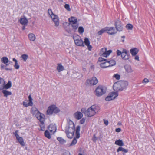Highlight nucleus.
<instances>
[{
    "label": "nucleus",
    "mask_w": 155,
    "mask_h": 155,
    "mask_svg": "<svg viewBox=\"0 0 155 155\" xmlns=\"http://www.w3.org/2000/svg\"><path fill=\"white\" fill-rule=\"evenodd\" d=\"M68 20L69 24L71 25L72 28V29H66V31L69 33L73 34L76 32L79 26L77 19L75 17H71L69 18Z\"/></svg>",
    "instance_id": "nucleus-1"
},
{
    "label": "nucleus",
    "mask_w": 155,
    "mask_h": 155,
    "mask_svg": "<svg viewBox=\"0 0 155 155\" xmlns=\"http://www.w3.org/2000/svg\"><path fill=\"white\" fill-rule=\"evenodd\" d=\"M96 109V106L95 105H93L87 110H86L85 108H82L81 111L82 112L84 113L86 116L91 117L94 115Z\"/></svg>",
    "instance_id": "nucleus-2"
},
{
    "label": "nucleus",
    "mask_w": 155,
    "mask_h": 155,
    "mask_svg": "<svg viewBox=\"0 0 155 155\" xmlns=\"http://www.w3.org/2000/svg\"><path fill=\"white\" fill-rule=\"evenodd\" d=\"M48 12L49 15H50L53 21L54 22L55 25L56 26H58L59 25V18L58 16L53 14L52 11L50 9L48 10Z\"/></svg>",
    "instance_id": "nucleus-3"
},
{
    "label": "nucleus",
    "mask_w": 155,
    "mask_h": 155,
    "mask_svg": "<svg viewBox=\"0 0 155 155\" xmlns=\"http://www.w3.org/2000/svg\"><path fill=\"white\" fill-rule=\"evenodd\" d=\"M73 39L76 45L78 46L84 47V45L81 37L77 34L74 35L73 36Z\"/></svg>",
    "instance_id": "nucleus-4"
},
{
    "label": "nucleus",
    "mask_w": 155,
    "mask_h": 155,
    "mask_svg": "<svg viewBox=\"0 0 155 155\" xmlns=\"http://www.w3.org/2000/svg\"><path fill=\"white\" fill-rule=\"evenodd\" d=\"M32 113L33 115L35 117L38 119L41 118V120L43 119V117H45L44 115L40 113L38 110L36 108H32Z\"/></svg>",
    "instance_id": "nucleus-5"
},
{
    "label": "nucleus",
    "mask_w": 155,
    "mask_h": 155,
    "mask_svg": "<svg viewBox=\"0 0 155 155\" xmlns=\"http://www.w3.org/2000/svg\"><path fill=\"white\" fill-rule=\"evenodd\" d=\"M107 88L104 86L100 85L97 87V97L101 96L104 94L107 91Z\"/></svg>",
    "instance_id": "nucleus-6"
},
{
    "label": "nucleus",
    "mask_w": 155,
    "mask_h": 155,
    "mask_svg": "<svg viewBox=\"0 0 155 155\" xmlns=\"http://www.w3.org/2000/svg\"><path fill=\"white\" fill-rule=\"evenodd\" d=\"M97 84V78L95 77L88 79L86 80V85L90 86H94Z\"/></svg>",
    "instance_id": "nucleus-7"
},
{
    "label": "nucleus",
    "mask_w": 155,
    "mask_h": 155,
    "mask_svg": "<svg viewBox=\"0 0 155 155\" xmlns=\"http://www.w3.org/2000/svg\"><path fill=\"white\" fill-rule=\"evenodd\" d=\"M118 95V93L116 92H112L110 93L105 98L107 101H110L115 99Z\"/></svg>",
    "instance_id": "nucleus-8"
},
{
    "label": "nucleus",
    "mask_w": 155,
    "mask_h": 155,
    "mask_svg": "<svg viewBox=\"0 0 155 155\" xmlns=\"http://www.w3.org/2000/svg\"><path fill=\"white\" fill-rule=\"evenodd\" d=\"M112 52V51L111 50L107 51L106 48H103L101 50L99 54L101 56H102L103 57L107 58Z\"/></svg>",
    "instance_id": "nucleus-9"
},
{
    "label": "nucleus",
    "mask_w": 155,
    "mask_h": 155,
    "mask_svg": "<svg viewBox=\"0 0 155 155\" xmlns=\"http://www.w3.org/2000/svg\"><path fill=\"white\" fill-rule=\"evenodd\" d=\"M29 102L28 103V100H25L23 102V105L25 107L28 106H32L33 105V99L31 97V95H29L28 97Z\"/></svg>",
    "instance_id": "nucleus-10"
},
{
    "label": "nucleus",
    "mask_w": 155,
    "mask_h": 155,
    "mask_svg": "<svg viewBox=\"0 0 155 155\" xmlns=\"http://www.w3.org/2000/svg\"><path fill=\"white\" fill-rule=\"evenodd\" d=\"M74 129L72 128H71V129L65 128V132L68 137L71 138L73 137L74 134Z\"/></svg>",
    "instance_id": "nucleus-11"
},
{
    "label": "nucleus",
    "mask_w": 155,
    "mask_h": 155,
    "mask_svg": "<svg viewBox=\"0 0 155 155\" xmlns=\"http://www.w3.org/2000/svg\"><path fill=\"white\" fill-rule=\"evenodd\" d=\"M113 87L114 90L116 91H122V87H121L120 81L114 83Z\"/></svg>",
    "instance_id": "nucleus-12"
},
{
    "label": "nucleus",
    "mask_w": 155,
    "mask_h": 155,
    "mask_svg": "<svg viewBox=\"0 0 155 155\" xmlns=\"http://www.w3.org/2000/svg\"><path fill=\"white\" fill-rule=\"evenodd\" d=\"M115 25L117 30V31H121L123 29V25L120 21L117 20L115 22Z\"/></svg>",
    "instance_id": "nucleus-13"
},
{
    "label": "nucleus",
    "mask_w": 155,
    "mask_h": 155,
    "mask_svg": "<svg viewBox=\"0 0 155 155\" xmlns=\"http://www.w3.org/2000/svg\"><path fill=\"white\" fill-rule=\"evenodd\" d=\"M103 61H107V62L110 64V66H113L115 64V61L114 60H109L107 59H106L102 58V57H100L98 58V61L100 62H102Z\"/></svg>",
    "instance_id": "nucleus-14"
},
{
    "label": "nucleus",
    "mask_w": 155,
    "mask_h": 155,
    "mask_svg": "<svg viewBox=\"0 0 155 155\" xmlns=\"http://www.w3.org/2000/svg\"><path fill=\"white\" fill-rule=\"evenodd\" d=\"M106 32L109 34L113 35L117 33V31L114 27H106Z\"/></svg>",
    "instance_id": "nucleus-15"
},
{
    "label": "nucleus",
    "mask_w": 155,
    "mask_h": 155,
    "mask_svg": "<svg viewBox=\"0 0 155 155\" xmlns=\"http://www.w3.org/2000/svg\"><path fill=\"white\" fill-rule=\"evenodd\" d=\"M48 130L52 134H54L56 130V128L54 124H50L48 128Z\"/></svg>",
    "instance_id": "nucleus-16"
},
{
    "label": "nucleus",
    "mask_w": 155,
    "mask_h": 155,
    "mask_svg": "<svg viewBox=\"0 0 155 155\" xmlns=\"http://www.w3.org/2000/svg\"><path fill=\"white\" fill-rule=\"evenodd\" d=\"M67 121L68 124L65 128L70 129L72 128L74 129V125L73 122L70 119H68Z\"/></svg>",
    "instance_id": "nucleus-17"
},
{
    "label": "nucleus",
    "mask_w": 155,
    "mask_h": 155,
    "mask_svg": "<svg viewBox=\"0 0 155 155\" xmlns=\"http://www.w3.org/2000/svg\"><path fill=\"white\" fill-rule=\"evenodd\" d=\"M84 42L85 45L87 47L89 51H91L92 49V47L90 45V42L88 38H85Z\"/></svg>",
    "instance_id": "nucleus-18"
},
{
    "label": "nucleus",
    "mask_w": 155,
    "mask_h": 155,
    "mask_svg": "<svg viewBox=\"0 0 155 155\" xmlns=\"http://www.w3.org/2000/svg\"><path fill=\"white\" fill-rule=\"evenodd\" d=\"M55 108V105H52L49 106L47 111V114L48 115H51L54 113V109Z\"/></svg>",
    "instance_id": "nucleus-19"
},
{
    "label": "nucleus",
    "mask_w": 155,
    "mask_h": 155,
    "mask_svg": "<svg viewBox=\"0 0 155 155\" xmlns=\"http://www.w3.org/2000/svg\"><path fill=\"white\" fill-rule=\"evenodd\" d=\"M42 119L41 118L39 119L38 120H39L41 122V124L40 125V126L41 127V130L42 131H44L45 128V125H44V121H45V117H43V119Z\"/></svg>",
    "instance_id": "nucleus-20"
},
{
    "label": "nucleus",
    "mask_w": 155,
    "mask_h": 155,
    "mask_svg": "<svg viewBox=\"0 0 155 155\" xmlns=\"http://www.w3.org/2000/svg\"><path fill=\"white\" fill-rule=\"evenodd\" d=\"M74 116L76 119L78 120H80L82 117L83 115L80 112H77L74 114Z\"/></svg>",
    "instance_id": "nucleus-21"
},
{
    "label": "nucleus",
    "mask_w": 155,
    "mask_h": 155,
    "mask_svg": "<svg viewBox=\"0 0 155 155\" xmlns=\"http://www.w3.org/2000/svg\"><path fill=\"white\" fill-rule=\"evenodd\" d=\"M28 37L29 40L31 41H34L36 39V36L33 33H30L28 35Z\"/></svg>",
    "instance_id": "nucleus-22"
},
{
    "label": "nucleus",
    "mask_w": 155,
    "mask_h": 155,
    "mask_svg": "<svg viewBox=\"0 0 155 155\" xmlns=\"http://www.w3.org/2000/svg\"><path fill=\"white\" fill-rule=\"evenodd\" d=\"M105 61L104 62L101 63L100 64V66L103 68H106L110 67V64L107 62V61Z\"/></svg>",
    "instance_id": "nucleus-23"
},
{
    "label": "nucleus",
    "mask_w": 155,
    "mask_h": 155,
    "mask_svg": "<svg viewBox=\"0 0 155 155\" xmlns=\"http://www.w3.org/2000/svg\"><path fill=\"white\" fill-rule=\"evenodd\" d=\"M124 68L126 71L128 73H130L133 72L131 66L129 65H126L124 66Z\"/></svg>",
    "instance_id": "nucleus-24"
},
{
    "label": "nucleus",
    "mask_w": 155,
    "mask_h": 155,
    "mask_svg": "<svg viewBox=\"0 0 155 155\" xmlns=\"http://www.w3.org/2000/svg\"><path fill=\"white\" fill-rule=\"evenodd\" d=\"M120 83L121 87H122V90L126 88L128 85L127 82L125 81H120Z\"/></svg>",
    "instance_id": "nucleus-25"
},
{
    "label": "nucleus",
    "mask_w": 155,
    "mask_h": 155,
    "mask_svg": "<svg viewBox=\"0 0 155 155\" xmlns=\"http://www.w3.org/2000/svg\"><path fill=\"white\" fill-rule=\"evenodd\" d=\"M20 23L23 25H25L28 23V20L26 18H21L20 20Z\"/></svg>",
    "instance_id": "nucleus-26"
},
{
    "label": "nucleus",
    "mask_w": 155,
    "mask_h": 155,
    "mask_svg": "<svg viewBox=\"0 0 155 155\" xmlns=\"http://www.w3.org/2000/svg\"><path fill=\"white\" fill-rule=\"evenodd\" d=\"M80 126H78L76 128L75 136L77 138H79L80 137Z\"/></svg>",
    "instance_id": "nucleus-27"
},
{
    "label": "nucleus",
    "mask_w": 155,
    "mask_h": 155,
    "mask_svg": "<svg viewBox=\"0 0 155 155\" xmlns=\"http://www.w3.org/2000/svg\"><path fill=\"white\" fill-rule=\"evenodd\" d=\"M138 51L139 50L137 48L131 49L130 50V52L133 56L136 55Z\"/></svg>",
    "instance_id": "nucleus-28"
},
{
    "label": "nucleus",
    "mask_w": 155,
    "mask_h": 155,
    "mask_svg": "<svg viewBox=\"0 0 155 155\" xmlns=\"http://www.w3.org/2000/svg\"><path fill=\"white\" fill-rule=\"evenodd\" d=\"M2 62L5 64L6 66L8 65V63L9 62V60L8 58L6 57H2L1 60Z\"/></svg>",
    "instance_id": "nucleus-29"
},
{
    "label": "nucleus",
    "mask_w": 155,
    "mask_h": 155,
    "mask_svg": "<svg viewBox=\"0 0 155 155\" xmlns=\"http://www.w3.org/2000/svg\"><path fill=\"white\" fill-rule=\"evenodd\" d=\"M2 92L4 95V96L7 97L8 96L11 95L12 94V93L11 92L8 91L6 90L3 89H2Z\"/></svg>",
    "instance_id": "nucleus-30"
},
{
    "label": "nucleus",
    "mask_w": 155,
    "mask_h": 155,
    "mask_svg": "<svg viewBox=\"0 0 155 155\" xmlns=\"http://www.w3.org/2000/svg\"><path fill=\"white\" fill-rule=\"evenodd\" d=\"M12 86V82L10 81H8L6 84L5 82L4 85L3 89H8L10 88Z\"/></svg>",
    "instance_id": "nucleus-31"
},
{
    "label": "nucleus",
    "mask_w": 155,
    "mask_h": 155,
    "mask_svg": "<svg viewBox=\"0 0 155 155\" xmlns=\"http://www.w3.org/2000/svg\"><path fill=\"white\" fill-rule=\"evenodd\" d=\"M57 69L58 72H59L64 70V67L61 64L58 63L57 64Z\"/></svg>",
    "instance_id": "nucleus-32"
},
{
    "label": "nucleus",
    "mask_w": 155,
    "mask_h": 155,
    "mask_svg": "<svg viewBox=\"0 0 155 155\" xmlns=\"http://www.w3.org/2000/svg\"><path fill=\"white\" fill-rule=\"evenodd\" d=\"M16 139L21 146H24L25 145V143L22 137L19 136Z\"/></svg>",
    "instance_id": "nucleus-33"
},
{
    "label": "nucleus",
    "mask_w": 155,
    "mask_h": 155,
    "mask_svg": "<svg viewBox=\"0 0 155 155\" xmlns=\"http://www.w3.org/2000/svg\"><path fill=\"white\" fill-rule=\"evenodd\" d=\"M115 144L120 146H122L124 145L123 141L120 139L116 141L115 142Z\"/></svg>",
    "instance_id": "nucleus-34"
},
{
    "label": "nucleus",
    "mask_w": 155,
    "mask_h": 155,
    "mask_svg": "<svg viewBox=\"0 0 155 155\" xmlns=\"http://www.w3.org/2000/svg\"><path fill=\"white\" fill-rule=\"evenodd\" d=\"M4 83V80L3 78H0V90L3 89Z\"/></svg>",
    "instance_id": "nucleus-35"
},
{
    "label": "nucleus",
    "mask_w": 155,
    "mask_h": 155,
    "mask_svg": "<svg viewBox=\"0 0 155 155\" xmlns=\"http://www.w3.org/2000/svg\"><path fill=\"white\" fill-rule=\"evenodd\" d=\"M12 60L15 63V64L14 65V67L16 69H18L20 67L19 65L18 64L17 60L15 58H13Z\"/></svg>",
    "instance_id": "nucleus-36"
},
{
    "label": "nucleus",
    "mask_w": 155,
    "mask_h": 155,
    "mask_svg": "<svg viewBox=\"0 0 155 155\" xmlns=\"http://www.w3.org/2000/svg\"><path fill=\"white\" fill-rule=\"evenodd\" d=\"M121 57L123 60H127L129 58V56L126 53L122 54Z\"/></svg>",
    "instance_id": "nucleus-37"
},
{
    "label": "nucleus",
    "mask_w": 155,
    "mask_h": 155,
    "mask_svg": "<svg viewBox=\"0 0 155 155\" xmlns=\"http://www.w3.org/2000/svg\"><path fill=\"white\" fill-rule=\"evenodd\" d=\"M78 31L80 34H82L84 31V29L82 26L78 27Z\"/></svg>",
    "instance_id": "nucleus-38"
},
{
    "label": "nucleus",
    "mask_w": 155,
    "mask_h": 155,
    "mask_svg": "<svg viewBox=\"0 0 155 155\" xmlns=\"http://www.w3.org/2000/svg\"><path fill=\"white\" fill-rule=\"evenodd\" d=\"M120 151H122L124 153H127L128 152V150L127 149H124L122 147H119L117 150V152H119Z\"/></svg>",
    "instance_id": "nucleus-39"
},
{
    "label": "nucleus",
    "mask_w": 155,
    "mask_h": 155,
    "mask_svg": "<svg viewBox=\"0 0 155 155\" xmlns=\"http://www.w3.org/2000/svg\"><path fill=\"white\" fill-rule=\"evenodd\" d=\"M21 58L24 62H26L28 58V56L26 54H23L21 55Z\"/></svg>",
    "instance_id": "nucleus-40"
},
{
    "label": "nucleus",
    "mask_w": 155,
    "mask_h": 155,
    "mask_svg": "<svg viewBox=\"0 0 155 155\" xmlns=\"http://www.w3.org/2000/svg\"><path fill=\"white\" fill-rule=\"evenodd\" d=\"M57 139L62 144L65 143L66 142V141L64 139L61 137H58Z\"/></svg>",
    "instance_id": "nucleus-41"
},
{
    "label": "nucleus",
    "mask_w": 155,
    "mask_h": 155,
    "mask_svg": "<svg viewBox=\"0 0 155 155\" xmlns=\"http://www.w3.org/2000/svg\"><path fill=\"white\" fill-rule=\"evenodd\" d=\"M45 135L47 138L50 139L51 138L50 134L48 130H46L45 132Z\"/></svg>",
    "instance_id": "nucleus-42"
},
{
    "label": "nucleus",
    "mask_w": 155,
    "mask_h": 155,
    "mask_svg": "<svg viewBox=\"0 0 155 155\" xmlns=\"http://www.w3.org/2000/svg\"><path fill=\"white\" fill-rule=\"evenodd\" d=\"M127 30H131L133 28V26L130 24H127L126 26Z\"/></svg>",
    "instance_id": "nucleus-43"
},
{
    "label": "nucleus",
    "mask_w": 155,
    "mask_h": 155,
    "mask_svg": "<svg viewBox=\"0 0 155 155\" xmlns=\"http://www.w3.org/2000/svg\"><path fill=\"white\" fill-rule=\"evenodd\" d=\"M106 28H104L98 32H97V33L99 35H101L103 33L105 32H106Z\"/></svg>",
    "instance_id": "nucleus-44"
},
{
    "label": "nucleus",
    "mask_w": 155,
    "mask_h": 155,
    "mask_svg": "<svg viewBox=\"0 0 155 155\" xmlns=\"http://www.w3.org/2000/svg\"><path fill=\"white\" fill-rule=\"evenodd\" d=\"M74 76L76 78H81L82 77V75L79 73H76V74H74Z\"/></svg>",
    "instance_id": "nucleus-45"
},
{
    "label": "nucleus",
    "mask_w": 155,
    "mask_h": 155,
    "mask_svg": "<svg viewBox=\"0 0 155 155\" xmlns=\"http://www.w3.org/2000/svg\"><path fill=\"white\" fill-rule=\"evenodd\" d=\"M120 75L117 74H114L113 76V77L117 80H119L120 79Z\"/></svg>",
    "instance_id": "nucleus-46"
},
{
    "label": "nucleus",
    "mask_w": 155,
    "mask_h": 155,
    "mask_svg": "<svg viewBox=\"0 0 155 155\" xmlns=\"http://www.w3.org/2000/svg\"><path fill=\"white\" fill-rule=\"evenodd\" d=\"M77 140L75 138H74L72 140L71 144H70V145L72 146L75 144L77 143Z\"/></svg>",
    "instance_id": "nucleus-47"
},
{
    "label": "nucleus",
    "mask_w": 155,
    "mask_h": 155,
    "mask_svg": "<svg viewBox=\"0 0 155 155\" xmlns=\"http://www.w3.org/2000/svg\"><path fill=\"white\" fill-rule=\"evenodd\" d=\"M64 7L68 11H70L71 10L69 5L68 4H65L64 5Z\"/></svg>",
    "instance_id": "nucleus-48"
},
{
    "label": "nucleus",
    "mask_w": 155,
    "mask_h": 155,
    "mask_svg": "<svg viewBox=\"0 0 155 155\" xmlns=\"http://www.w3.org/2000/svg\"><path fill=\"white\" fill-rule=\"evenodd\" d=\"M60 110L57 107L55 106V108L54 109V113H58L60 112Z\"/></svg>",
    "instance_id": "nucleus-49"
},
{
    "label": "nucleus",
    "mask_w": 155,
    "mask_h": 155,
    "mask_svg": "<svg viewBox=\"0 0 155 155\" xmlns=\"http://www.w3.org/2000/svg\"><path fill=\"white\" fill-rule=\"evenodd\" d=\"M92 140L95 142H96L97 140V136L96 134H94L92 138Z\"/></svg>",
    "instance_id": "nucleus-50"
},
{
    "label": "nucleus",
    "mask_w": 155,
    "mask_h": 155,
    "mask_svg": "<svg viewBox=\"0 0 155 155\" xmlns=\"http://www.w3.org/2000/svg\"><path fill=\"white\" fill-rule=\"evenodd\" d=\"M117 56H119L120 55H121L122 54V52L119 50H117L116 51Z\"/></svg>",
    "instance_id": "nucleus-51"
},
{
    "label": "nucleus",
    "mask_w": 155,
    "mask_h": 155,
    "mask_svg": "<svg viewBox=\"0 0 155 155\" xmlns=\"http://www.w3.org/2000/svg\"><path fill=\"white\" fill-rule=\"evenodd\" d=\"M85 121V119L84 118H82L80 121V123L81 124H82L84 123Z\"/></svg>",
    "instance_id": "nucleus-52"
},
{
    "label": "nucleus",
    "mask_w": 155,
    "mask_h": 155,
    "mask_svg": "<svg viewBox=\"0 0 155 155\" xmlns=\"http://www.w3.org/2000/svg\"><path fill=\"white\" fill-rule=\"evenodd\" d=\"M149 82L147 78H145L142 81V83H148Z\"/></svg>",
    "instance_id": "nucleus-53"
},
{
    "label": "nucleus",
    "mask_w": 155,
    "mask_h": 155,
    "mask_svg": "<svg viewBox=\"0 0 155 155\" xmlns=\"http://www.w3.org/2000/svg\"><path fill=\"white\" fill-rule=\"evenodd\" d=\"M18 131L16 130L15 131V135L16 137V138L19 137V135L18 134Z\"/></svg>",
    "instance_id": "nucleus-54"
},
{
    "label": "nucleus",
    "mask_w": 155,
    "mask_h": 155,
    "mask_svg": "<svg viewBox=\"0 0 155 155\" xmlns=\"http://www.w3.org/2000/svg\"><path fill=\"white\" fill-rule=\"evenodd\" d=\"M6 66H6V65H5V66L3 64H1V69L2 70V69H5V67Z\"/></svg>",
    "instance_id": "nucleus-55"
},
{
    "label": "nucleus",
    "mask_w": 155,
    "mask_h": 155,
    "mask_svg": "<svg viewBox=\"0 0 155 155\" xmlns=\"http://www.w3.org/2000/svg\"><path fill=\"white\" fill-rule=\"evenodd\" d=\"M121 129L120 128H117L115 129V131L117 132H120Z\"/></svg>",
    "instance_id": "nucleus-56"
},
{
    "label": "nucleus",
    "mask_w": 155,
    "mask_h": 155,
    "mask_svg": "<svg viewBox=\"0 0 155 155\" xmlns=\"http://www.w3.org/2000/svg\"><path fill=\"white\" fill-rule=\"evenodd\" d=\"M126 53V54H127L128 53V52H127V50L125 49H124L123 51L122 52V54L123 53Z\"/></svg>",
    "instance_id": "nucleus-57"
},
{
    "label": "nucleus",
    "mask_w": 155,
    "mask_h": 155,
    "mask_svg": "<svg viewBox=\"0 0 155 155\" xmlns=\"http://www.w3.org/2000/svg\"><path fill=\"white\" fill-rule=\"evenodd\" d=\"M64 155H70V153L68 151H66L64 153Z\"/></svg>",
    "instance_id": "nucleus-58"
},
{
    "label": "nucleus",
    "mask_w": 155,
    "mask_h": 155,
    "mask_svg": "<svg viewBox=\"0 0 155 155\" xmlns=\"http://www.w3.org/2000/svg\"><path fill=\"white\" fill-rule=\"evenodd\" d=\"M104 123L106 126H107L108 125V120H104Z\"/></svg>",
    "instance_id": "nucleus-59"
},
{
    "label": "nucleus",
    "mask_w": 155,
    "mask_h": 155,
    "mask_svg": "<svg viewBox=\"0 0 155 155\" xmlns=\"http://www.w3.org/2000/svg\"><path fill=\"white\" fill-rule=\"evenodd\" d=\"M134 59H135L136 60H137L138 61L139 60V57L138 55H136Z\"/></svg>",
    "instance_id": "nucleus-60"
},
{
    "label": "nucleus",
    "mask_w": 155,
    "mask_h": 155,
    "mask_svg": "<svg viewBox=\"0 0 155 155\" xmlns=\"http://www.w3.org/2000/svg\"><path fill=\"white\" fill-rule=\"evenodd\" d=\"M5 69L6 70H11V71L12 70V69L9 68H6V67H5Z\"/></svg>",
    "instance_id": "nucleus-61"
},
{
    "label": "nucleus",
    "mask_w": 155,
    "mask_h": 155,
    "mask_svg": "<svg viewBox=\"0 0 155 155\" xmlns=\"http://www.w3.org/2000/svg\"><path fill=\"white\" fill-rule=\"evenodd\" d=\"M25 25H24V26H23V27L22 28V29L23 30H25Z\"/></svg>",
    "instance_id": "nucleus-62"
},
{
    "label": "nucleus",
    "mask_w": 155,
    "mask_h": 155,
    "mask_svg": "<svg viewBox=\"0 0 155 155\" xmlns=\"http://www.w3.org/2000/svg\"><path fill=\"white\" fill-rule=\"evenodd\" d=\"M95 92L96 93V95H97V88H96L95 89Z\"/></svg>",
    "instance_id": "nucleus-63"
},
{
    "label": "nucleus",
    "mask_w": 155,
    "mask_h": 155,
    "mask_svg": "<svg viewBox=\"0 0 155 155\" xmlns=\"http://www.w3.org/2000/svg\"><path fill=\"white\" fill-rule=\"evenodd\" d=\"M117 124L118 125H121V123L120 122H118V124Z\"/></svg>",
    "instance_id": "nucleus-64"
}]
</instances>
